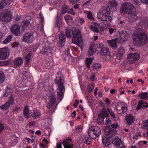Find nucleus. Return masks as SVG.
<instances>
[{
	"label": "nucleus",
	"instance_id": "f3484780",
	"mask_svg": "<svg viewBox=\"0 0 148 148\" xmlns=\"http://www.w3.org/2000/svg\"><path fill=\"white\" fill-rule=\"evenodd\" d=\"M59 46L60 47H63L64 45V43L66 41V36L63 32H60L59 34Z\"/></svg>",
	"mask_w": 148,
	"mask_h": 148
},
{
	"label": "nucleus",
	"instance_id": "cd10ccee",
	"mask_svg": "<svg viewBox=\"0 0 148 148\" xmlns=\"http://www.w3.org/2000/svg\"><path fill=\"white\" fill-rule=\"evenodd\" d=\"M109 51V48L107 47H104L101 50L100 53L101 55L105 56L107 55Z\"/></svg>",
	"mask_w": 148,
	"mask_h": 148
},
{
	"label": "nucleus",
	"instance_id": "bf43d9fd",
	"mask_svg": "<svg viewBox=\"0 0 148 148\" xmlns=\"http://www.w3.org/2000/svg\"><path fill=\"white\" fill-rule=\"evenodd\" d=\"M18 45V43L16 42H14L13 44H12V46L13 48H14L17 47Z\"/></svg>",
	"mask_w": 148,
	"mask_h": 148
},
{
	"label": "nucleus",
	"instance_id": "0eeeda50",
	"mask_svg": "<svg viewBox=\"0 0 148 148\" xmlns=\"http://www.w3.org/2000/svg\"><path fill=\"white\" fill-rule=\"evenodd\" d=\"M109 113L112 117H115L114 114L109 109L107 108V110L105 108L102 109L100 113L98 115L99 118L97 120V122L99 124L101 125L103 123V119L108 116Z\"/></svg>",
	"mask_w": 148,
	"mask_h": 148
},
{
	"label": "nucleus",
	"instance_id": "423d86ee",
	"mask_svg": "<svg viewBox=\"0 0 148 148\" xmlns=\"http://www.w3.org/2000/svg\"><path fill=\"white\" fill-rule=\"evenodd\" d=\"M55 82L58 87L57 89V98L58 99L61 100L63 98L65 90L64 86L61 77L57 76L55 79Z\"/></svg>",
	"mask_w": 148,
	"mask_h": 148
},
{
	"label": "nucleus",
	"instance_id": "de8ad7c7",
	"mask_svg": "<svg viewBox=\"0 0 148 148\" xmlns=\"http://www.w3.org/2000/svg\"><path fill=\"white\" fill-rule=\"evenodd\" d=\"M20 109L18 106H15L13 109V112L15 113H17Z\"/></svg>",
	"mask_w": 148,
	"mask_h": 148
},
{
	"label": "nucleus",
	"instance_id": "412c9836",
	"mask_svg": "<svg viewBox=\"0 0 148 148\" xmlns=\"http://www.w3.org/2000/svg\"><path fill=\"white\" fill-rule=\"evenodd\" d=\"M117 6V3L115 0H110L109 1L108 5L107 7L110 9L113 10H115Z\"/></svg>",
	"mask_w": 148,
	"mask_h": 148
},
{
	"label": "nucleus",
	"instance_id": "f03ea898",
	"mask_svg": "<svg viewBox=\"0 0 148 148\" xmlns=\"http://www.w3.org/2000/svg\"><path fill=\"white\" fill-rule=\"evenodd\" d=\"M120 11L123 13L130 14L128 20L130 23H134L138 18L139 20V21L138 22L139 23L141 19L143 18L144 20L145 25H146L145 21L143 18L138 17L136 14L135 8L131 3L127 2L123 3L120 8Z\"/></svg>",
	"mask_w": 148,
	"mask_h": 148
},
{
	"label": "nucleus",
	"instance_id": "864d4df0",
	"mask_svg": "<svg viewBox=\"0 0 148 148\" xmlns=\"http://www.w3.org/2000/svg\"><path fill=\"white\" fill-rule=\"evenodd\" d=\"M28 73L26 71H24L22 73L23 77L24 78L25 77L26 78H27Z\"/></svg>",
	"mask_w": 148,
	"mask_h": 148
},
{
	"label": "nucleus",
	"instance_id": "79ce46f5",
	"mask_svg": "<svg viewBox=\"0 0 148 148\" xmlns=\"http://www.w3.org/2000/svg\"><path fill=\"white\" fill-rule=\"evenodd\" d=\"M5 76L3 73L0 71V84L2 83L4 80Z\"/></svg>",
	"mask_w": 148,
	"mask_h": 148
},
{
	"label": "nucleus",
	"instance_id": "c756f323",
	"mask_svg": "<svg viewBox=\"0 0 148 148\" xmlns=\"http://www.w3.org/2000/svg\"><path fill=\"white\" fill-rule=\"evenodd\" d=\"M31 58V54L28 53L26 56L25 59V64L26 66L27 67L29 66L30 59Z\"/></svg>",
	"mask_w": 148,
	"mask_h": 148
},
{
	"label": "nucleus",
	"instance_id": "f704fd0d",
	"mask_svg": "<svg viewBox=\"0 0 148 148\" xmlns=\"http://www.w3.org/2000/svg\"><path fill=\"white\" fill-rule=\"evenodd\" d=\"M15 97L14 96L11 95L9 99L6 102L10 105V106H12L14 104Z\"/></svg>",
	"mask_w": 148,
	"mask_h": 148
},
{
	"label": "nucleus",
	"instance_id": "393cba45",
	"mask_svg": "<svg viewBox=\"0 0 148 148\" xmlns=\"http://www.w3.org/2000/svg\"><path fill=\"white\" fill-rule=\"evenodd\" d=\"M64 18L69 25L71 26L73 24V21L71 16L68 15H66L64 17Z\"/></svg>",
	"mask_w": 148,
	"mask_h": 148
},
{
	"label": "nucleus",
	"instance_id": "b1692460",
	"mask_svg": "<svg viewBox=\"0 0 148 148\" xmlns=\"http://www.w3.org/2000/svg\"><path fill=\"white\" fill-rule=\"evenodd\" d=\"M14 0H2L0 2V10L7 5H9Z\"/></svg>",
	"mask_w": 148,
	"mask_h": 148
},
{
	"label": "nucleus",
	"instance_id": "37998d69",
	"mask_svg": "<svg viewBox=\"0 0 148 148\" xmlns=\"http://www.w3.org/2000/svg\"><path fill=\"white\" fill-rule=\"evenodd\" d=\"M86 14L88 20L90 21H92V15L91 12L90 11H88Z\"/></svg>",
	"mask_w": 148,
	"mask_h": 148
},
{
	"label": "nucleus",
	"instance_id": "7c9ffc66",
	"mask_svg": "<svg viewBox=\"0 0 148 148\" xmlns=\"http://www.w3.org/2000/svg\"><path fill=\"white\" fill-rule=\"evenodd\" d=\"M88 102L89 106L91 108V109L92 108V95L90 94L89 95H88L87 97Z\"/></svg>",
	"mask_w": 148,
	"mask_h": 148
},
{
	"label": "nucleus",
	"instance_id": "c85d7f7f",
	"mask_svg": "<svg viewBox=\"0 0 148 148\" xmlns=\"http://www.w3.org/2000/svg\"><path fill=\"white\" fill-rule=\"evenodd\" d=\"M93 134L97 137H98L101 134L100 129L97 127H94L93 128Z\"/></svg>",
	"mask_w": 148,
	"mask_h": 148
},
{
	"label": "nucleus",
	"instance_id": "e433bc0d",
	"mask_svg": "<svg viewBox=\"0 0 148 148\" xmlns=\"http://www.w3.org/2000/svg\"><path fill=\"white\" fill-rule=\"evenodd\" d=\"M65 32L66 36L68 38H70L71 37V32L72 30L69 28H67L65 29Z\"/></svg>",
	"mask_w": 148,
	"mask_h": 148
},
{
	"label": "nucleus",
	"instance_id": "473e14b6",
	"mask_svg": "<svg viewBox=\"0 0 148 148\" xmlns=\"http://www.w3.org/2000/svg\"><path fill=\"white\" fill-rule=\"evenodd\" d=\"M92 62V58H87L85 62V63L86 64V67L88 68H90V64Z\"/></svg>",
	"mask_w": 148,
	"mask_h": 148
},
{
	"label": "nucleus",
	"instance_id": "a19ab883",
	"mask_svg": "<svg viewBox=\"0 0 148 148\" xmlns=\"http://www.w3.org/2000/svg\"><path fill=\"white\" fill-rule=\"evenodd\" d=\"M142 127L143 129L148 130V119L144 121L142 124Z\"/></svg>",
	"mask_w": 148,
	"mask_h": 148
},
{
	"label": "nucleus",
	"instance_id": "a878e982",
	"mask_svg": "<svg viewBox=\"0 0 148 148\" xmlns=\"http://www.w3.org/2000/svg\"><path fill=\"white\" fill-rule=\"evenodd\" d=\"M120 36L121 39L122 41V42H124L125 40L128 38L129 34L125 31H122L120 34Z\"/></svg>",
	"mask_w": 148,
	"mask_h": 148
},
{
	"label": "nucleus",
	"instance_id": "dca6fc26",
	"mask_svg": "<svg viewBox=\"0 0 148 148\" xmlns=\"http://www.w3.org/2000/svg\"><path fill=\"white\" fill-rule=\"evenodd\" d=\"M34 38L33 34L32 33H26L23 36V40L25 42H31Z\"/></svg>",
	"mask_w": 148,
	"mask_h": 148
},
{
	"label": "nucleus",
	"instance_id": "69168bd1",
	"mask_svg": "<svg viewBox=\"0 0 148 148\" xmlns=\"http://www.w3.org/2000/svg\"><path fill=\"white\" fill-rule=\"evenodd\" d=\"M35 133L38 135H40L41 134V132L40 130H38L36 131Z\"/></svg>",
	"mask_w": 148,
	"mask_h": 148
},
{
	"label": "nucleus",
	"instance_id": "1a4fd4ad",
	"mask_svg": "<svg viewBox=\"0 0 148 148\" xmlns=\"http://www.w3.org/2000/svg\"><path fill=\"white\" fill-rule=\"evenodd\" d=\"M50 96L49 97V101L47 104V108L49 109V112L52 113L55 112V110L56 109L58 105V104H56L53 107L51 108L54 104L56 102V98L55 97V94L53 92H51L50 93Z\"/></svg>",
	"mask_w": 148,
	"mask_h": 148
},
{
	"label": "nucleus",
	"instance_id": "4be33fe9",
	"mask_svg": "<svg viewBox=\"0 0 148 148\" xmlns=\"http://www.w3.org/2000/svg\"><path fill=\"white\" fill-rule=\"evenodd\" d=\"M125 119L126 122V123L128 125H130L135 121V118L131 114L127 115L126 116Z\"/></svg>",
	"mask_w": 148,
	"mask_h": 148
},
{
	"label": "nucleus",
	"instance_id": "603ef678",
	"mask_svg": "<svg viewBox=\"0 0 148 148\" xmlns=\"http://www.w3.org/2000/svg\"><path fill=\"white\" fill-rule=\"evenodd\" d=\"M111 126L112 128L116 129L119 127V125L117 123H113L111 125Z\"/></svg>",
	"mask_w": 148,
	"mask_h": 148
},
{
	"label": "nucleus",
	"instance_id": "a18cd8bd",
	"mask_svg": "<svg viewBox=\"0 0 148 148\" xmlns=\"http://www.w3.org/2000/svg\"><path fill=\"white\" fill-rule=\"evenodd\" d=\"M88 91L89 92H91L92 91V84L90 83L88 86L87 87Z\"/></svg>",
	"mask_w": 148,
	"mask_h": 148
},
{
	"label": "nucleus",
	"instance_id": "ea45409f",
	"mask_svg": "<svg viewBox=\"0 0 148 148\" xmlns=\"http://www.w3.org/2000/svg\"><path fill=\"white\" fill-rule=\"evenodd\" d=\"M91 45L89 47V49L88 50V56H91L92 55V42H91Z\"/></svg>",
	"mask_w": 148,
	"mask_h": 148
},
{
	"label": "nucleus",
	"instance_id": "4d7b16f0",
	"mask_svg": "<svg viewBox=\"0 0 148 148\" xmlns=\"http://www.w3.org/2000/svg\"><path fill=\"white\" fill-rule=\"evenodd\" d=\"M39 15L40 17V20H41V22H43V21H44V18L42 14L41 13H40Z\"/></svg>",
	"mask_w": 148,
	"mask_h": 148
},
{
	"label": "nucleus",
	"instance_id": "a211bd4d",
	"mask_svg": "<svg viewBox=\"0 0 148 148\" xmlns=\"http://www.w3.org/2000/svg\"><path fill=\"white\" fill-rule=\"evenodd\" d=\"M148 108V103L146 102L143 101H139L136 108L137 111L142 109L143 108Z\"/></svg>",
	"mask_w": 148,
	"mask_h": 148
},
{
	"label": "nucleus",
	"instance_id": "052dcab7",
	"mask_svg": "<svg viewBox=\"0 0 148 148\" xmlns=\"http://www.w3.org/2000/svg\"><path fill=\"white\" fill-rule=\"evenodd\" d=\"M90 1H88L84 3L83 5L85 7H86L88 5L90 4Z\"/></svg>",
	"mask_w": 148,
	"mask_h": 148
},
{
	"label": "nucleus",
	"instance_id": "58836bf2",
	"mask_svg": "<svg viewBox=\"0 0 148 148\" xmlns=\"http://www.w3.org/2000/svg\"><path fill=\"white\" fill-rule=\"evenodd\" d=\"M12 36L11 35H9L3 41V43L7 44L12 39Z\"/></svg>",
	"mask_w": 148,
	"mask_h": 148
},
{
	"label": "nucleus",
	"instance_id": "6ab92c4d",
	"mask_svg": "<svg viewBox=\"0 0 148 148\" xmlns=\"http://www.w3.org/2000/svg\"><path fill=\"white\" fill-rule=\"evenodd\" d=\"M23 60L21 57H18L15 59L13 64V67L14 68H16L20 66L23 63Z\"/></svg>",
	"mask_w": 148,
	"mask_h": 148
},
{
	"label": "nucleus",
	"instance_id": "8fccbe9b",
	"mask_svg": "<svg viewBox=\"0 0 148 148\" xmlns=\"http://www.w3.org/2000/svg\"><path fill=\"white\" fill-rule=\"evenodd\" d=\"M111 121L110 119L108 118L106 119V123L107 125H109L111 124Z\"/></svg>",
	"mask_w": 148,
	"mask_h": 148
},
{
	"label": "nucleus",
	"instance_id": "9b49d317",
	"mask_svg": "<svg viewBox=\"0 0 148 148\" xmlns=\"http://www.w3.org/2000/svg\"><path fill=\"white\" fill-rule=\"evenodd\" d=\"M127 107V105L125 102L118 103L116 107L117 112L120 114L124 113L126 111Z\"/></svg>",
	"mask_w": 148,
	"mask_h": 148
},
{
	"label": "nucleus",
	"instance_id": "ddd939ff",
	"mask_svg": "<svg viewBox=\"0 0 148 148\" xmlns=\"http://www.w3.org/2000/svg\"><path fill=\"white\" fill-rule=\"evenodd\" d=\"M21 26L19 24H15L13 25L11 27V31L16 36H19L23 32V30L20 29Z\"/></svg>",
	"mask_w": 148,
	"mask_h": 148
},
{
	"label": "nucleus",
	"instance_id": "4c0bfd02",
	"mask_svg": "<svg viewBox=\"0 0 148 148\" xmlns=\"http://www.w3.org/2000/svg\"><path fill=\"white\" fill-rule=\"evenodd\" d=\"M29 23L27 21H24L21 23V26L23 29L26 28L28 25Z\"/></svg>",
	"mask_w": 148,
	"mask_h": 148
},
{
	"label": "nucleus",
	"instance_id": "72a5a7b5",
	"mask_svg": "<svg viewBox=\"0 0 148 148\" xmlns=\"http://www.w3.org/2000/svg\"><path fill=\"white\" fill-rule=\"evenodd\" d=\"M101 65L99 63H95L93 64V70H95L96 72L98 71L101 68Z\"/></svg>",
	"mask_w": 148,
	"mask_h": 148
},
{
	"label": "nucleus",
	"instance_id": "338daca9",
	"mask_svg": "<svg viewBox=\"0 0 148 148\" xmlns=\"http://www.w3.org/2000/svg\"><path fill=\"white\" fill-rule=\"evenodd\" d=\"M5 64L4 62L3 61H0V66H4Z\"/></svg>",
	"mask_w": 148,
	"mask_h": 148
},
{
	"label": "nucleus",
	"instance_id": "2eb2a0df",
	"mask_svg": "<svg viewBox=\"0 0 148 148\" xmlns=\"http://www.w3.org/2000/svg\"><path fill=\"white\" fill-rule=\"evenodd\" d=\"M9 51L5 48L0 49V60H5L9 56Z\"/></svg>",
	"mask_w": 148,
	"mask_h": 148
},
{
	"label": "nucleus",
	"instance_id": "bb28decb",
	"mask_svg": "<svg viewBox=\"0 0 148 148\" xmlns=\"http://www.w3.org/2000/svg\"><path fill=\"white\" fill-rule=\"evenodd\" d=\"M51 51L52 49L51 48L46 47L41 51V53L48 55L49 54L51 53Z\"/></svg>",
	"mask_w": 148,
	"mask_h": 148
},
{
	"label": "nucleus",
	"instance_id": "e2e57ef3",
	"mask_svg": "<svg viewBox=\"0 0 148 148\" xmlns=\"http://www.w3.org/2000/svg\"><path fill=\"white\" fill-rule=\"evenodd\" d=\"M18 120L20 121H24V119L22 116H19L18 117Z\"/></svg>",
	"mask_w": 148,
	"mask_h": 148
},
{
	"label": "nucleus",
	"instance_id": "5701e85b",
	"mask_svg": "<svg viewBox=\"0 0 148 148\" xmlns=\"http://www.w3.org/2000/svg\"><path fill=\"white\" fill-rule=\"evenodd\" d=\"M125 52V50L123 48L121 47L119 49L118 53L116 55V58L119 60L122 59L123 57V55Z\"/></svg>",
	"mask_w": 148,
	"mask_h": 148
},
{
	"label": "nucleus",
	"instance_id": "aec40b11",
	"mask_svg": "<svg viewBox=\"0 0 148 148\" xmlns=\"http://www.w3.org/2000/svg\"><path fill=\"white\" fill-rule=\"evenodd\" d=\"M118 39L115 38L111 40H108L107 42L108 43L110 46L114 49H115L117 47V44L118 42Z\"/></svg>",
	"mask_w": 148,
	"mask_h": 148
},
{
	"label": "nucleus",
	"instance_id": "9d476101",
	"mask_svg": "<svg viewBox=\"0 0 148 148\" xmlns=\"http://www.w3.org/2000/svg\"><path fill=\"white\" fill-rule=\"evenodd\" d=\"M12 18L11 13L10 11L7 10L0 14V19L2 21L6 23L9 22Z\"/></svg>",
	"mask_w": 148,
	"mask_h": 148
},
{
	"label": "nucleus",
	"instance_id": "f8f14e48",
	"mask_svg": "<svg viewBox=\"0 0 148 148\" xmlns=\"http://www.w3.org/2000/svg\"><path fill=\"white\" fill-rule=\"evenodd\" d=\"M110 24L108 23H103L102 26H100L99 24L97 23L96 22L94 23L93 22V32H94L98 33L99 31V27L100 30L101 32H103L105 29L104 26L108 27L109 26Z\"/></svg>",
	"mask_w": 148,
	"mask_h": 148
},
{
	"label": "nucleus",
	"instance_id": "7ed1b4c3",
	"mask_svg": "<svg viewBox=\"0 0 148 148\" xmlns=\"http://www.w3.org/2000/svg\"><path fill=\"white\" fill-rule=\"evenodd\" d=\"M72 33L73 35V43L81 48L83 41L80 30L77 27H75L72 28Z\"/></svg>",
	"mask_w": 148,
	"mask_h": 148
},
{
	"label": "nucleus",
	"instance_id": "680f3d73",
	"mask_svg": "<svg viewBox=\"0 0 148 148\" xmlns=\"http://www.w3.org/2000/svg\"><path fill=\"white\" fill-rule=\"evenodd\" d=\"M97 47L99 48H102V49L104 47L102 43H99L97 44Z\"/></svg>",
	"mask_w": 148,
	"mask_h": 148
},
{
	"label": "nucleus",
	"instance_id": "774afa93",
	"mask_svg": "<svg viewBox=\"0 0 148 148\" xmlns=\"http://www.w3.org/2000/svg\"><path fill=\"white\" fill-rule=\"evenodd\" d=\"M79 107L81 110L82 111H83L84 110V109L83 107L81 105H79Z\"/></svg>",
	"mask_w": 148,
	"mask_h": 148
},
{
	"label": "nucleus",
	"instance_id": "0e129e2a",
	"mask_svg": "<svg viewBox=\"0 0 148 148\" xmlns=\"http://www.w3.org/2000/svg\"><path fill=\"white\" fill-rule=\"evenodd\" d=\"M143 3L148 4V0H140Z\"/></svg>",
	"mask_w": 148,
	"mask_h": 148
},
{
	"label": "nucleus",
	"instance_id": "20e7f679",
	"mask_svg": "<svg viewBox=\"0 0 148 148\" xmlns=\"http://www.w3.org/2000/svg\"><path fill=\"white\" fill-rule=\"evenodd\" d=\"M23 112L24 117L27 119L31 117L34 119H36L39 117L41 115L40 112L37 109L30 110L29 107L27 105H26L25 106Z\"/></svg>",
	"mask_w": 148,
	"mask_h": 148
},
{
	"label": "nucleus",
	"instance_id": "13d9d810",
	"mask_svg": "<svg viewBox=\"0 0 148 148\" xmlns=\"http://www.w3.org/2000/svg\"><path fill=\"white\" fill-rule=\"evenodd\" d=\"M110 101V100L107 98H106L105 102L107 106H108L109 105Z\"/></svg>",
	"mask_w": 148,
	"mask_h": 148
},
{
	"label": "nucleus",
	"instance_id": "49530a36",
	"mask_svg": "<svg viewBox=\"0 0 148 148\" xmlns=\"http://www.w3.org/2000/svg\"><path fill=\"white\" fill-rule=\"evenodd\" d=\"M92 126H90L88 129V134L89 137L91 138H92L91 137L92 134L91 133V132H92Z\"/></svg>",
	"mask_w": 148,
	"mask_h": 148
},
{
	"label": "nucleus",
	"instance_id": "c9c22d12",
	"mask_svg": "<svg viewBox=\"0 0 148 148\" xmlns=\"http://www.w3.org/2000/svg\"><path fill=\"white\" fill-rule=\"evenodd\" d=\"M140 99L146 100L148 99V93L146 92L142 93L139 94Z\"/></svg>",
	"mask_w": 148,
	"mask_h": 148
},
{
	"label": "nucleus",
	"instance_id": "4468645a",
	"mask_svg": "<svg viewBox=\"0 0 148 148\" xmlns=\"http://www.w3.org/2000/svg\"><path fill=\"white\" fill-rule=\"evenodd\" d=\"M140 58L139 54L137 53H131L127 56L128 60L130 63L138 60Z\"/></svg>",
	"mask_w": 148,
	"mask_h": 148
},
{
	"label": "nucleus",
	"instance_id": "2f4dec72",
	"mask_svg": "<svg viewBox=\"0 0 148 148\" xmlns=\"http://www.w3.org/2000/svg\"><path fill=\"white\" fill-rule=\"evenodd\" d=\"M10 106V105L6 102L5 104H2L0 106V109L3 111L7 110Z\"/></svg>",
	"mask_w": 148,
	"mask_h": 148
},
{
	"label": "nucleus",
	"instance_id": "6e6d98bb",
	"mask_svg": "<svg viewBox=\"0 0 148 148\" xmlns=\"http://www.w3.org/2000/svg\"><path fill=\"white\" fill-rule=\"evenodd\" d=\"M44 21H43V22H41L40 21V24L41 25V26L40 27V31L42 32L44 30V25L43 23Z\"/></svg>",
	"mask_w": 148,
	"mask_h": 148
},
{
	"label": "nucleus",
	"instance_id": "39448f33",
	"mask_svg": "<svg viewBox=\"0 0 148 148\" xmlns=\"http://www.w3.org/2000/svg\"><path fill=\"white\" fill-rule=\"evenodd\" d=\"M97 16L99 19L102 21L109 22L112 20L110 9L107 7H103L98 12Z\"/></svg>",
	"mask_w": 148,
	"mask_h": 148
},
{
	"label": "nucleus",
	"instance_id": "f257e3e1",
	"mask_svg": "<svg viewBox=\"0 0 148 148\" xmlns=\"http://www.w3.org/2000/svg\"><path fill=\"white\" fill-rule=\"evenodd\" d=\"M145 27V21L142 18L136 26V30L133 34L134 44L136 45H143L147 42V36L143 28Z\"/></svg>",
	"mask_w": 148,
	"mask_h": 148
},
{
	"label": "nucleus",
	"instance_id": "c03bdc74",
	"mask_svg": "<svg viewBox=\"0 0 148 148\" xmlns=\"http://www.w3.org/2000/svg\"><path fill=\"white\" fill-rule=\"evenodd\" d=\"M84 140H85L84 141V142H86V143L87 144H89L90 143V142L89 140L88 137L87 136V135H85L83 136Z\"/></svg>",
	"mask_w": 148,
	"mask_h": 148
},
{
	"label": "nucleus",
	"instance_id": "6e6552de",
	"mask_svg": "<svg viewBox=\"0 0 148 148\" xmlns=\"http://www.w3.org/2000/svg\"><path fill=\"white\" fill-rule=\"evenodd\" d=\"M105 135L102 137V141L106 146H108L110 144V138L114 135V132L111 128H106L105 130Z\"/></svg>",
	"mask_w": 148,
	"mask_h": 148
},
{
	"label": "nucleus",
	"instance_id": "09e8293b",
	"mask_svg": "<svg viewBox=\"0 0 148 148\" xmlns=\"http://www.w3.org/2000/svg\"><path fill=\"white\" fill-rule=\"evenodd\" d=\"M75 130L77 132H80L82 130V126L81 125H79L77 127H76Z\"/></svg>",
	"mask_w": 148,
	"mask_h": 148
},
{
	"label": "nucleus",
	"instance_id": "5fc2aeb1",
	"mask_svg": "<svg viewBox=\"0 0 148 148\" xmlns=\"http://www.w3.org/2000/svg\"><path fill=\"white\" fill-rule=\"evenodd\" d=\"M4 129V126L3 125L0 123V133H1L3 130Z\"/></svg>",
	"mask_w": 148,
	"mask_h": 148
},
{
	"label": "nucleus",
	"instance_id": "3c124183",
	"mask_svg": "<svg viewBox=\"0 0 148 148\" xmlns=\"http://www.w3.org/2000/svg\"><path fill=\"white\" fill-rule=\"evenodd\" d=\"M108 29L109 30V32L110 34H112L114 32V29L112 28H108Z\"/></svg>",
	"mask_w": 148,
	"mask_h": 148
}]
</instances>
